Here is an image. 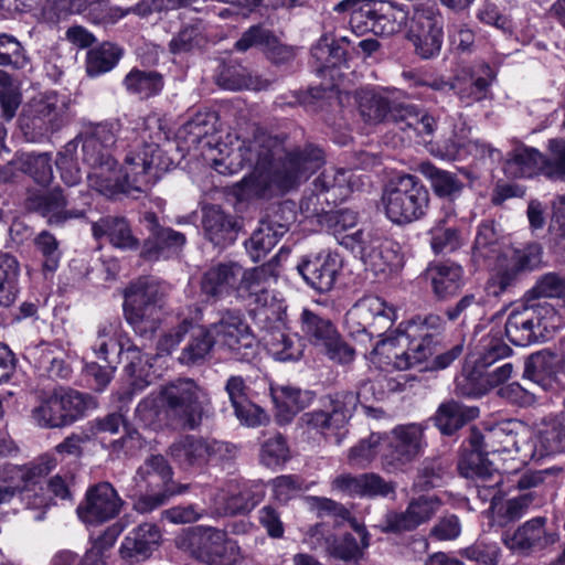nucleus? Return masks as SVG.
<instances>
[{
    "label": "nucleus",
    "mask_w": 565,
    "mask_h": 565,
    "mask_svg": "<svg viewBox=\"0 0 565 565\" xmlns=\"http://www.w3.org/2000/svg\"><path fill=\"white\" fill-rule=\"evenodd\" d=\"M215 345L233 360L249 362L257 355L256 338L243 315L235 310L220 312L218 319L210 324Z\"/></svg>",
    "instance_id": "obj_15"
},
{
    "label": "nucleus",
    "mask_w": 565,
    "mask_h": 565,
    "mask_svg": "<svg viewBox=\"0 0 565 565\" xmlns=\"http://www.w3.org/2000/svg\"><path fill=\"white\" fill-rule=\"evenodd\" d=\"M565 278L556 273H546L541 275L533 287L525 292L527 302L541 298H564Z\"/></svg>",
    "instance_id": "obj_62"
},
{
    "label": "nucleus",
    "mask_w": 565,
    "mask_h": 565,
    "mask_svg": "<svg viewBox=\"0 0 565 565\" xmlns=\"http://www.w3.org/2000/svg\"><path fill=\"white\" fill-rule=\"evenodd\" d=\"M472 258L476 263L493 262L484 291L488 296L500 297L515 286L522 273L532 271L542 265L543 247L537 243L522 248L511 247L494 221L487 220L477 227Z\"/></svg>",
    "instance_id": "obj_2"
},
{
    "label": "nucleus",
    "mask_w": 565,
    "mask_h": 565,
    "mask_svg": "<svg viewBox=\"0 0 565 565\" xmlns=\"http://www.w3.org/2000/svg\"><path fill=\"white\" fill-rule=\"evenodd\" d=\"M373 33L380 36H391L401 32L407 25L408 11L391 1H374Z\"/></svg>",
    "instance_id": "obj_37"
},
{
    "label": "nucleus",
    "mask_w": 565,
    "mask_h": 565,
    "mask_svg": "<svg viewBox=\"0 0 565 565\" xmlns=\"http://www.w3.org/2000/svg\"><path fill=\"white\" fill-rule=\"evenodd\" d=\"M418 171L429 181L434 193L439 198H456L463 188L456 174L441 170L430 162H422Z\"/></svg>",
    "instance_id": "obj_51"
},
{
    "label": "nucleus",
    "mask_w": 565,
    "mask_h": 565,
    "mask_svg": "<svg viewBox=\"0 0 565 565\" xmlns=\"http://www.w3.org/2000/svg\"><path fill=\"white\" fill-rule=\"evenodd\" d=\"M444 329V319L435 313L417 316L409 320L403 329L398 328L396 343L406 349L401 353H394V366L398 370H406L430 356L437 344L436 337Z\"/></svg>",
    "instance_id": "obj_10"
},
{
    "label": "nucleus",
    "mask_w": 565,
    "mask_h": 565,
    "mask_svg": "<svg viewBox=\"0 0 565 565\" xmlns=\"http://www.w3.org/2000/svg\"><path fill=\"white\" fill-rule=\"evenodd\" d=\"M478 416V407L466 406L450 399L439 405L435 415V424L444 435H452Z\"/></svg>",
    "instance_id": "obj_39"
},
{
    "label": "nucleus",
    "mask_w": 565,
    "mask_h": 565,
    "mask_svg": "<svg viewBox=\"0 0 565 565\" xmlns=\"http://www.w3.org/2000/svg\"><path fill=\"white\" fill-rule=\"evenodd\" d=\"M383 437V467L387 470L409 463L426 446L425 426L418 423L398 425Z\"/></svg>",
    "instance_id": "obj_19"
},
{
    "label": "nucleus",
    "mask_w": 565,
    "mask_h": 565,
    "mask_svg": "<svg viewBox=\"0 0 565 565\" xmlns=\"http://www.w3.org/2000/svg\"><path fill=\"white\" fill-rule=\"evenodd\" d=\"M301 332L303 337L315 347L322 348L335 339L338 330L331 320L318 313L303 309L300 315Z\"/></svg>",
    "instance_id": "obj_47"
},
{
    "label": "nucleus",
    "mask_w": 565,
    "mask_h": 565,
    "mask_svg": "<svg viewBox=\"0 0 565 565\" xmlns=\"http://www.w3.org/2000/svg\"><path fill=\"white\" fill-rule=\"evenodd\" d=\"M203 227L206 238L218 247H225L236 239L235 222L218 207L205 210Z\"/></svg>",
    "instance_id": "obj_41"
},
{
    "label": "nucleus",
    "mask_w": 565,
    "mask_h": 565,
    "mask_svg": "<svg viewBox=\"0 0 565 565\" xmlns=\"http://www.w3.org/2000/svg\"><path fill=\"white\" fill-rule=\"evenodd\" d=\"M87 182L89 188L106 198H114L119 193H130L122 169H117L116 160L89 168Z\"/></svg>",
    "instance_id": "obj_36"
},
{
    "label": "nucleus",
    "mask_w": 565,
    "mask_h": 565,
    "mask_svg": "<svg viewBox=\"0 0 565 565\" xmlns=\"http://www.w3.org/2000/svg\"><path fill=\"white\" fill-rule=\"evenodd\" d=\"M216 117L211 113H198L188 120L179 130V137L188 143L189 147L196 148L201 143L212 149L211 137L215 132Z\"/></svg>",
    "instance_id": "obj_46"
},
{
    "label": "nucleus",
    "mask_w": 565,
    "mask_h": 565,
    "mask_svg": "<svg viewBox=\"0 0 565 565\" xmlns=\"http://www.w3.org/2000/svg\"><path fill=\"white\" fill-rule=\"evenodd\" d=\"M471 450L478 452L484 460L486 455L500 452H512L516 448L515 434L511 424H499L490 428L484 435L472 433L470 438Z\"/></svg>",
    "instance_id": "obj_34"
},
{
    "label": "nucleus",
    "mask_w": 565,
    "mask_h": 565,
    "mask_svg": "<svg viewBox=\"0 0 565 565\" xmlns=\"http://www.w3.org/2000/svg\"><path fill=\"white\" fill-rule=\"evenodd\" d=\"M292 218L289 207L281 204L273 214L267 215L259 222L258 227L245 244L253 262H259L277 245L279 239L288 232Z\"/></svg>",
    "instance_id": "obj_22"
},
{
    "label": "nucleus",
    "mask_w": 565,
    "mask_h": 565,
    "mask_svg": "<svg viewBox=\"0 0 565 565\" xmlns=\"http://www.w3.org/2000/svg\"><path fill=\"white\" fill-rule=\"evenodd\" d=\"M122 51L116 44L105 42L87 52L86 71L89 76H97L113 70L120 60Z\"/></svg>",
    "instance_id": "obj_57"
},
{
    "label": "nucleus",
    "mask_w": 565,
    "mask_h": 565,
    "mask_svg": "<svg viewBox=\"0 0 565 565\" xmlns=\"http://www.w3.org/2000/svg\"><path fill=\"white\" fill-rule=\"evenodd\" d=\"M270 392L277 408L276 417L280 424L289 423L303 407L301 391L296 387L289 385L271 386Z\"/></svg>",
    "instance_id": "obj_54"
},
{
    "label": "nucleus",
    "mask_w": 565,
    "mask_h": 565,
    "mask_svg": "<svg viewBox=\"0 0 565 565\" xmlns=\"http://www.w3.org/2000/svg\"><path fill=\"white\" fill-rule=\"evenodd\" d=\"M126 89L141 98H148L161 92L163 78L157 72L132 70L124 79Z\"/></svg>",
    "instance_id": "obj_60"
},
{
    "label": "nucleus",
    "mask_w": 565,
    "mask_h": 565,
    "mask_svg": "<svg viewBox=\"0 0 565 565\" xmlns=\"http://www.w3.org/2000/svg\"><path fill=\"white\" fill-rule=\"evenodd\" d=\"M216 83L218 86L228 90H262L270 86L268 79L253 75L239 64H223L216 74Z\"/></svg>",
    "instance_id": "obj_40"
},
{
    "label": "nucleus",
    "mask_w": 565,
    "mask_h": 565,
    "mask_svg": "<svg viewBox=\"0 0 565 565\" xmlns=\"http://www.w3.org/2000/svg\"><path fill=\"white\" fill-rule=\"evenodd\" d=\"M122 356L126 360L125 372L130 379V395L142 392L150 385V369L148 360L141 353V350L131 341L126 347Z\"/></svg>",
    "instance_id": "obj_48"
},
{
    "label": "nucleus",
    "mask_w": 565,
    "mask_h": 565,
    "mask_svg": "<svg viewBox=\"0 0 565 565\" xmlns=\"http://www.w3.org/2000/svg\"><path fill=\"white\" fill-rule=\"evenodd\" d=\"M353 527L359 541L351 533H343L339 536L333 534L332 541L326 542L328 555L342 561L356 559L362 556L363 550L370 545V534L363 525L355 523Z\"/></svg>",
    "instance_id": "obj_42"
},
{
    "label": "nucleus",
    "mask_w": 565,
    "mask_h": 565,
    "mask_svg": "<svg viewBox=\"0 0 565 565\" xmlns=\"http://www.w3.org/2000/svg\"><path fill=\"white\" fill-rule=\"evenodd\" d=\"M211 161L223 175L250 168L252 173L239 182L241 193L246 198H265L274 189L288 191L297 186L323 164L324 153L315 145L287 151L284 138L256 129L252 138L236 148L218 143L217 156Z\"/></svg>",
    "instance_id": "obj_1"
},
{
    "label": "nucleus",
    "mask_w": 565,
    "mask_h": 565,
    "mask_svg": "<svg viewBox=\"0 0 565 565\" xmlns=\"http://www.w3.org/2000/svg\"><path fill=\"white\" fill-rule=\"evenodd\" d=\"M548 157L542 154L541 173L552 180L565 179V138L548 140Z\"/></svg>",
    "instance_id": "obj_63"
},
{
    "label": "nucleus",
    "mask_w": 565,
    "mask_h": 565,
    "mask_svg": "<svg viewBox=\"0 0 565 565\" xmlns=\"http://www.w3.org/2000/svg\"><path fill=\"white\" fill-rule=\"evenodd\" d=\"M359 111L365 122L392 121L403 131L430 136L436 127L434 117L413 105L398 102L388 89L363 88L356 94Z\"/></svg>",
    "instance_id": "obj_3"
},
{
    "label": "nucleus",
    "mask_w": 565,
    "mask_h": 565,
    "mask_svg": "<svg viewBox=\"0 0 565 565\" xmlns=\"http://www.w3.org/2000/svg\"><path fill=\"white\" fill-rule=\"evenodd\" d=\"M162 295L161 284L152 277H140L125 289V319L137 334L149 337L159 329Z\"/></svg>",
    "instance_id": "obj_9"
},
{
    "label": "nucleus",
    "mask_w": 565,
    "mask_h": 565,
    "mask_svg": "<svg viewBox=\"0 0 565 565\" xmlns=\"http://www.w3.org/2000/svg\"><path fill=\"white\" fill-rule=\"evenodd\" d=\"M397 318L394 306L377 296H365L359 299L345 315V329L351 338L361 342H376L374 350H385L387 358L397 353L395 350L396 338H383L392 328Z\"/></svg>",
    "instance_id": "obj_5"
},
{
    "label": "nucleus",
    "mask_w": 565,
    "mask_h": 565,
    "mask_svg": "<svg viewBox=\"0 0 565 565\" xmlns=\"http://www.w3.org/2000/svg\"><path fill=\"white\" fill-rule=\"evenodd\" d=\"M20 264L15 256L0 252V306L10 307L19 295Z\"/></svg>",
    "instance_id": "obj_49"
},
{
    "label": "nucleus",
    "mask_w": 565,
    "mask_h": 565,
    "mask_svg": "<svg viewBox=\"0 0 565 565\" xmlns=\"http://www.w3.org/2000/svg\"><path fill=\"white\" fill-rule=\"evenodd\" d=\"M243 268L236 263L217 264L209 268L201 279V291L209 298L218 299L235 288Z\"/></svg>",
    "instance_id": "obj_33"
},
{
    "label": "nucleus",
    "mask_w": 565,
    "mask_h": 565,
    "mask_svg": "<svg viewBox=\"0 0 565 565\" xmlns=\"http://www.w3.org/2000/svg\"><path fill=\"white\" fill-rule=\"evenodd\" d=\"M441 501L436 495H422L413 499L405 511H390L385 514L381 525L383 532L413 531L428 522L438 512Z\"/></svg>",
    "instance_id": "obj_24"
},
{
    "label": "nucleus",
    "mask_w": 565,
    "mask_h": 565,
    "mask_svg": "<svg viewBox=\"0 0 565 565\" xmlns=\"http://www.w3.org/2000/svg\"><path fill=\"white\" fill-rule=\"evenodd\" d=\"M52 158L49 153H22L18 158L19 169L36 183L46 185L53 179Z\"/></svg>",
    "instance_id": "obj_59"
},
{
    "label": "nucleus",
    "mask_w": 565,
    "mask_h": 565,
    "mask_svg": "<svg viewBox=\"0 0 565 565\" xmlns=\"http://www.w3.org/2000/svg\"><path fill=\"white\" fill-rule=\"evenodd\" d=\"M61 405L65 426L77 420L86 409L95 407L94 399L74 390L55 391Z\"/></svg>",
    "instance_id": "obj_61"
},
{
    "label": "nucleus",
    "mask_w": 565,
    "mask_h": 565,
    "mask_svg": "<svg viewBox=\"0 0 565 565\" xmlns=\"http://www.w3.org/2000/svg\"><path fill=\"white\" fill-rule=\"evenodd\" d=\"M341 244L352 250L359 249L365 269L372 271L375 276L396 271L403 266V255L396 243L373 239L367 245H363V232L361 230L343 236Z\"/></svg>",
    "instance_id": "obj_20"
},
{
    "label": "nucleus",
    "mask_w": 565,
    "mask_h": 565,
    "mask_svg": "<svg viewBox=\"0 0 565 565\" xmlns=\"http://www.w3.org/2000/svg\"><path fill=\"white\" fill-rule=\"evenodd\" d=\"M546 518L536 516L520 525L512 534H505L504 545L518 555L527 556L557 541V534L546 530Z\"/></svg>",
    "instance_id": "obj_25"
},
{
    "label": "nucleus",
    "mask_w": 565,
    "mask_h": 565,
    "mask_svg": "<svg viewBox=\"0 0 565 565\" xmlns=\"http://www.w3.org/2000/svg\"><path fill=\"white\" fill-rule=\"evenodd\" d=\"M482 76L471 77L469 81L456 78V94L459 99L467 106L476 102H480L487 97L489 86L494 78V73L489 65H482Z\"/></svg>",
    "instance_id": "obj_55"
},
{
    "label": "nucleus",
    "mask_w": 565,
    "mask_h": 565,
    "mask_svg": "<svg viewBox=\"0 0 565 565\" xmlns=\"http://www.w3.org/2000/svg\"><path fill=\"white\" fill-rule=\"evenodd\" d=\"M334 11H350V25L353 32H373L374 0H342L334 6Z\"/></svg>",
    "instance_id": "obj_52"
},
{
    "label": "nucleus",
    "mask_w": 565,
    "mask_h": 565,
    "mask_svg": "<svg viewBox=\"0 0 565 565\" xmlns=\"http://www.w3.org/2000/svg\"><path fill=\"white\" fill-rule=\"evenodd\" d=\"M537 447L541 455L565 452V419L562 416H548L537 425Z\"/></svg>",
    "instance_id": "obj_44"
},
{
    "label": "nucleus",
    "mask_w": 565,
    "mask_h": 565,
    "mask_svg": "<svg viewBox=\"0 0 565 565\" xmlns=\"http://www.w3.org/2000/svg\"><path fill=\"white\" fill-rule=\"evenodd\" d=\"M92 234L96 239L107 238L116 248L137 249L139 245L129 222L119 215H106L93 222Z\"/></svg>",
    "instance_id": "obj_35"
},
{
    "label": "nucleus",
    "mask_w": 565,
    "mask_h": 565,
    "mask_svg": "<svg viewBox=\"0 0 565 565\" xmlns=\"http://www.w3.org/2000/svg\"><path fill=\"white\" fill-rule=\"evenodd\" d=\"M88 203L82 209H66V200L61 189H54L38 198L36 209L52 225H60L68 220L84 217Z\"/></svg>",
    "instance_id": "obj_38"
},
{
    "label": "nucleus",
    "mask_w": 565,
    "mask_h": 565,
    "mask_svg": "<svg viewBox=\"0 0 565 565\" xmlns=\"http://www.w3.org/2000/svg\"><path fill=\"white\" fill-rule=\"evenodd\" d=\"M452 217V212L447 213L429 231L430 247L435 254L452 253L463 244L461 232L450 224Z\"/></svg>",
    "instance_id": "obj_50"
},
{
    "label": "nucleus",
    "mask_w": 565,
    "mask_h": 565,
    "mask_svg": "<svg viewBox=\"0 0 565 565\" xmlns=\"http://www.w3.org/2000/svg\"><path fill=\"white\" fill-rule=\"evenodd\" d=\"M542 153L525 146L515 148L509 153L503 170L509 178H529L541 172Z\"/></svg>",
    "instance_id": "obj_45"
},
{
    "label": "nucleus",
    "mask_w": 565,
    "mask_h": 565,
    "mask_svg": "<svg viewBox=\"0 0 565 565\" xmlns=\"http://www.w3.org/2000/svg\"><path fill=\"white\" fill-rule=\"evenodd\" d=\"M266 334L264 342L268 353L278 361L298 360L303 352V345L297 334L285 328V318L281 322L263 321Z\"/></svg>",
    "instance_id": "obj_30"
},
{
    "label": "nucleus",
    "mask_w": 565,
    "mask_h": 565,
    "mask_svg": "<svg viewBox=\"0 0 565 565\" xmlns=\"http://www.w3.org/2000/svg\"><path fill=\"white\" fill-rule=\"evenodd\" d=\"M339 268L337 257L330 253L306 256L297 265V270L307 285L318 292H327L332 289Z\"/></svg>",
    "instance_id": "obj_27"
},
{
    "label": "nucleus",
    "mask_w": 565,
    "mask_h": 565,
    "mask_svg": "<svg viewBox=\"0 0 565 565\" xmlns=\"http://www.w3.org/2000/svg\"><path fill=\"white\" fill-rule=\"evenodd\" d=\"M175 544L179 548L191 551L209 565H235L241 559L237 542L215 527H190L177 536Z\"/></svg>",
    "instance_id": "obj_12"
},
{
    "label": "nucleus",
    "mask_w": 565,
    "mask_h": 565,
    "mask_svg": "<svg viewBox=\"0 0 565 565\" xmlns=\"http://www.w3.org/2000/svg\"><path fill=\"white\" fill-rule=\"evenodd\" d=\"M458 469L463 477L476 480L478 498L482 502H490V508H493L500 493L502 477L492 462L482 459L478 452H465L458 462Z\"/></svg>",
    "instance_id": "obj_23"
},
{
    "label": "nucleus",
    "mask_w": 565,
    "mask_h": 565,
    "mask_svg": "<svg viewBox=\"0 0 565 565\" xmlns=\"http://www.w3.org/2000/svg\"><path fill=\"white\" fill-rule=\"evenodd\" d=\"M146 220L152 224L150 236L145 241L141 256L147 260L167 257L171 252L181 248L185 244V236L169 227L157 224L154 214H148Z\"/></svg>",
    "instance_id": "obj_32"
},
{
    "label": "nucleus",
    "mask_w": 565,
    "mask_h": 565,
    "mask_svg": "<svg viewBox=\"0 0 565 565\" xmlns=\"http://www.w3.org/2000/svg\"><path fill=\"white\" fill-rule=\"evenodd\" d=\"M191 338L182 350L179 361L184 365H193L205 359L213 345H215L209 327H190Z\"/></svg>",
    "instance_id": "obj_53"
},
{
    "label": "nucleus",
    "mask_w": 565,
    "mask_h": 565,
    "mask_svg": "<svg viewBox=\"0 0 565 565\" xmlns=\"http://www.w3.org/2000/svg\"><path fill=\"white\" fill-rule=\"evenodd\" d=\"M360 177L351 170L329 168L313 181L315 190L324 194L327 204H338L361 186Z\"/></svg>",
    "instance_id": "obj_29"
},
{
    "label": "nucleus",
    "mask_w": 565,
    "mask_h": 565,
    "mask_svg": "<svg viewBox=\"0 0 565 565\" xmlns=\"http://www.w3.org/2000/svg\"><path fill=\"white\" fill-rule=\"evenodd\" d=\"M290 458V451L286 438L276 434L266 439L259 451V461L268 468L282 466Z\"/></svg>",
    "instance_id": "obj_64"
},
{
    "label": "nucleus",
    "mask_w": 565,
    "mask_h": 565,
    "mask_svg": "<svg viewBox=\"0 0 565 565\" xmlns=\"http://www.w3.org/2000/svg\"><path fill=\"white\" fill-rule=\"evenodd\" d=\"M399 383L388 376H379L374 382L363 383L356 393L342 392L329 397L323 408L302 414L301 422L308 429L328 434L345 426L359 403L367 402L369 393L381 399L385 390L395 392Z\"/></svg>",
    "instance_id": "obj_4"
},
{
    "label": "nucleus",
    "mask_w": 565,
    "mask_h": 565,
    "mask_svg": "<svg viewBox=\"0 0 565 565\" xmlns=\"http://www.w3.org/2000/svg\"><path fill=\"white\" fill-rule=\"evenodd\" d=\"M434 295L439 300L454 297L461 288L463 269L454 263L438 264L428 273Z\"/></svg>",
    "instance_id": "obj_43"
},
{
    "label": "nucleus",
    "mask_w": 565,
    "mask_h": 565,
    "mask_svg": "<svg viewBox=\"0 0 565 565\" xmlns=\"http://www.w3.org/2000/svg\"><path fill=\"white\" fill-rule=\"evenodd\" d=\"M124 526L119 523L107 527L102 535L92 542V546L78 559L77 565H106L107 553L114 546Z\"/></svg>",
    "instance_id": "obj_56"
},
{
    "label": "nucleus",
    "mask_w": 565,
    "mask_h": 565,
    "mask_svg": "<svg viewBox=\"0 0 565 565\" xmlns=\"http://www.w3.org/2000/svg\"><path fill=\"white\" fill-rule=\"evenodd\" d=\"M407 39L422 58L439 54L443 44V17L434 4L419 3L407 21Z\"/></svg>",
    "instance_id": "obj_18"
},
{
    "label": "nucleus",
    "mask_w": 565,
    "mask_h": 565,
    "mask_svg": "<svg viewBox=\"0 0 565 565\" xmlns=\"http://www.w3.org/2000/svg\"><path fill=\"white\" fill-rule=\"evenodd\" d=\"M173 469L162 455H151L137 468L134 482L140 495L134 502V510L149 513L163 505L170 498L185 493L188 484L173 480Z\"/></svg>",
    "instance_id": "obj_7"
},
{
    "label": "nucleus",
    "mask_w": 565,
    "mask_h": 565,
    "mask_svg": "<svg viewBox=\"0 0 565 565\" xmlns=\"http://www.w3.org/2000/svg\"><path fill=\"white\" fill-rule=\"evenodd\" d=\"M564 323V319L551 303L526 301L510 311L505 334L513 344L526 347L552 335Z\"/></svg>",
    "instance_id": "obj_8"
},
{
    "label": "nucleus",
    "mask_w": 565,
    "mask_h": 565,
    "mask_svg": "<svg viewBox=\"0 0 565 565\" xmlns=\"http://www.w3.org/2000/svg\"><path fill=\"white\" fill-rule=\"evenodd\" d=\"M162 533L154 523H142L124 539L119 552L122 558L147 559L159 547Z\"/></svg>",
    "instance_id": "obj_31"
},
{
    "label": "nucleus",
    "mask_w": 565,
    "mask_h": 565,
    "mask_svg": "<svg viewBox=\"0 0 565 565\" xmlns=\"http://www.w3.org/2000/svg\"><path fill=\"white\" fill-rule=\"evenodd\" d=\"M462 151L479 160L489 159L490 161H495L501 158V152L497 148L479 139L465 140L463 137H455L446 146V152L449 158L460 157Z\"/></svg>",
    "instance_id": "obj_58"
},
{
    "label": "nucleus",
    "mask_w": 565,
    "mask_h": 565,
    "mask_svg": "<svg viewBox=\"0 0 565 565\" xmlns=\"http://www.w3.org/2000/svg\"><path fill=\"white\" fill-rule=\"evenodd\" d=\"M146 137L147 131L143 130L140 138L130 146L124 159L121 169L130 193L147 191L151 184L152 170H166L169 166L159 146L147 142Z\"/></svg>",
    "instance_id": "obj_16"
},
{
    "label": "nucleus",
    "mask_w": 565,
    "mask_h": 565,
    "mask_svg": "<svg viewBox=\"0 0 565 565\" xmlns=\"http://www.w3.org/2000/svg\"><path fill=\"white\" fill-rule=\"evenodd\" d=\"M275 279L276 274L271 264L243 269L238 278L237 291L256 306L254 310L259 321L281 322L286 318L285 301L269 291Z\"/></svg>",
    "instance_id": "obj_13"
},
{
    "label": "nucleus",
    "mask_w": 565,
    "mask_h": 565,
    "mask_svg": "<svg viewBox=\"0 0 565 565\" xmlns=\"http://www.w3.org/2000/svg\"><path fill=\"white\" fill-rule=\"evenodd\" d=\"M160 398L184 428H198L209 412L206 392L191 379H178L162 386Z\"/></svg>",
    "instance_id": "obj_14"
},
{
    "label": "nucleus",
    "mask_w": 565,
    "mask_h": 565,
    "mask_svg": "<svg viewBox=\"0 0 565 565\" xmlns=\"http://www.w3.org/2000/svg\"><path fill=\"white\" fill-rule=\"evenodd\" d=\"M73 141L81 145L82 161L88 169L115 160L110 153V148L116 142L114 125L99 124Z\"/></svg>",
    "instance_id": "obj_26"
},
{
    "label": "nucleus",
    "mask_w": 565,
    "mask_h": 565,
    "mask_svg": "<svg viewBox=\"0 0 565 565\" xmlns=\"http://www.w3.org/2000/svg\"><path fill=\"white\" fill-rule=\"evenodd\" d=\"M124 505V500L108 481L90 486L84 500L76 509L78 518L88 524L104 523L116 518Z\"/></svg>",
    "instance_id": "obj_21"
},
{
    "label": "nucleus",
    "mask_w": 565,
    "mask_h": 565,
    "mask_svg": "<svg viewBox=\"0 0 565 565\" xmlns=\"http://www.w3.org/2000/svg\"><path fill=\"white\" fill-rule=\"evenodd\" d=\"M382 202L385 214L392 222L405 224L426 214L429 193L417 177L404 174L386 184Z\"/></svg>",
    "instance_id": "obj_11"
},
{
    "label": "nucleus",
    "mask_w": 565,
    "mask_h": 565,
    "mask_svg": "<svg viewBox=\"0 0 565 565\" xmlns=\"http://www.w3.org/2000/svg\"><path fill=\"white\" fill-rule=\"evenodd\" d=\"M129 342L130 339L122 331L119 321L106 320L98 323L90 349L97 359L119 364Z\"/></svg>",
    "instance_id": "obj_28"
},
{
    "label": "nucleus",
    "mask_w": 565,
    "mask_h": 565,
    "mask_svg": "<svg viewBox=\"0 0 565 565\" xmlns=\"http://www.w3.org/2000/svg\"><path fill=\"white\" fill-rule=\"evenodd\" d=\"M172 459L183 469L201 468L210 461L221 462L236 457L235 445L212 438L186 435L169 447Z\"/></svg>",
    "instance_id": "obj_17"
},
{
    "label": "nucleus",
    "mask_w": 565,
    "mask_h": 565,
    "mask_svg": "<svg viewBox=\"0 0 565 565\" xmlns=\"http://www.w3.org/2000/svg\"><path fill=\"white\" fill-rule=\"evenodd\" d=\"M56 467L52 455H43L24 465L6 463L0 468V504L9 503L15 494L28 509H42L49 505L43 482Z\"/></svg>",
    "instance_id": "obj_6"
}]
</instances>
